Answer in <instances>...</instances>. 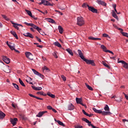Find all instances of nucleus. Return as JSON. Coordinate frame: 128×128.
<instances>
[{
    "instance_id": "obj_42",
    "label": "nucleus",
    "mask_w": 128,
    "mask_h": 128,
    "mask_svg": "<svg viewBox=\"0 0 128 128\" xmlns=\"http://www.w3.org/2000/svg\"><path fill=\"white\" fill-rule=\"evenodd\" d=\"M88 126H92V128H96V126H94V124H92V122H90V123L88 124Z\"/></svg>"
},
{
    "instance_id": "obj_19",
    "label": "nucleus",
    "mask_w": 128,
    "mask_h": 128,
    "mask_svg": "<svg viewBox=\"0 0 128 128\" xmlns=\"http://www.w3.org/2000/svg\"><path fill=\"white\" fill-rule=\"evenodd\" d=\"M4 116H6V114L0 111V118L2 120V118H4Z\"/></svg>"
},
{
    "instance_id": "obj_10",
    "label": "nucleus",
    "mask_w": 128,
    "mask_h": 128,
    "mask_svg": "<svg viewBox=\"0 0 128 128\" xmlns=\"http://www.w3.org/2000/svg\"><path fill=\"white\" fill-rule=\"evenodd\" d=\"M4 72H7V74L10 72V66H4Z\"/></svg>"
},
{
    "instance_id": "obj_34",
    "label": "nucleus",
    "mask_w": 128,
    "mask_h": 128,
    "mask_svg": "<svg viewBox=\"0 0 128 128\" xmlns=\"http://www.w3.org/2000/svg\"><path fill=\"white\" fill-rule=\"evenodd\" d=\"M24 24L29 26H32V28H33L34 26V24L28 23L26 22H24Z\"/></svg>"
},
{
    "instance_id": "obj_23",
    "label": "nucleus",
    "mask_w": 128,
    "mask_h": 128,
    "mask_svg": "<svg viewBox=\"0 0 128 128\" xmlns=\"http://www.w3.org/2000/svg\"><path fill=\"white\" fill-rule=\"evenodd\" d=\"M88 40H102V38H94L92 36H90V37H88Z\"/></svg>"
},
{
    "instance_id": "obj_31",
    "label": "nucleus",
    "mask_w": 128,
    "mask_h": 128,
    "mask_svg": "<svg viewBox=\"0 0 128 128\" xmlns=\"http://www.w3.org/2000/svg\"><path fill=\"white\" fill-rule=\"evenodd\" d=\"M120 33L124 36H126V38H128V33H126V32H122L120 31Z\"/></svg>"
},
{
    "instance_id": "obj_14",
    "label": "nucleus",
    "mask_w": 128,
    "mask_h": 128,
    "mask_svg": "<svg viewBox=\"0 0 128 128\" xmlns=\"http://www.w3.org/2000/svg\"><path fill=\"white\" fill-rule=\"evenodd\" d=\"M28 96H31V98H36L37 100H44L42 98H40L36 96H34L32 94H29Z\"/></svg>"
},
{
    "instance_id": "obj_37",
    "label": "nucleus",
    "mask_w": 128,
    "mask_h": 128,
    "mask_svg": "<svg viewBox=\"0 0 128 128\" xmlns=\"http://www.w3.org/2000/svg\"><path fill=\"white\" fill-rule=\"evenodd\" d=\"M32 70L34 74H36V76H38L40 74V72H38V71L36 70L32 69Z\"/></svg>"
},
{
    "instance_id": "obj_58",
    "label": "nucleus",
    "mask_w": 128,
    "mask_h": 128,
    "mask_svg": "<svg viewBox=\"0 0 128 128\" xmlns=\"http://www.w3.org/2000/svg\"><path fill=\"white\" fill-rule=\"evenodd\" d=\"M75 128H82V126H80V125H76L75 126Z\"/></svg>"
},
{
    "instance_id": "obj_26",
    "label": "nucleus",
    "mask_w": 128,
    "mask_h": 128,
    "mask_svg": "<svg viewBox=\"0 0 128 128\" xmlns=\"http://www.w3.org/2000/svg\"><path fill=\"white\" fill-rule=\"evenodd\" d=\"M32 28H34L35 30H37L38 32H40V30H42V28H40L38 26H36L35 24L33 26Z\"/></svg>"
},
{
    "instance_id": "obj_7",
    "label": "nucleus",
    "mask_w": 128,
    "mask_h": 128,
    "mask_svg": "<svg viewBox=\"0 0 128 128\" xmlns=\"http://www.w3.org/2000/svg\"><path fill=\"white\" fill-rule=\"evenodd\" d=\"M88 10H89L92 12H94V14H98V10L94 8L93 6H88Z\"/></svg>"
},
{
    "instance_id": "obj_35",
    "label": "nucleus",
    "mask_w": 128,
    "mask_h": 128,
    "mask_svg": "<svg viewBox=\"0 0 128 128\" xmlns=\"http://www.w3.org/2000/svg\"><path fill=\"white\" fill-rule=\"evenodd\" d=\"M102 62L104 66H106V68H110V66H108V64H106V62H104V61H103Z\"/></svg>"
},
{
    "instance_id": "obj_16",
    "label": "nucleus",
    "mask_w": 128,
    "mask_h": 128,
    "mask_svg": "<svg viewBox=\"0 0 128 128\" xmlns=\"http://www.w3.org/2000/svg\"><path fill=\"white\" fill-rule=\"evenodd\" d=\"M68 108L69 110H72L74 108V105H72V104H69Z\"/></svg>"
},
{
    "instance_id": "obj_11",
    "label": "nucleus",
    "mask_w": 128,
    "mask_h": 128,
    "mask_svg": "<svg viewBox=\"0 0 128 128\" xmlns=\"http://www.w3.org/2000/svg\"><path fill=\"white\" fill-rule=\"evenodd\" d=\"M18 120V118H14V119H12L10 120L11 124H13V126H16V122Z\"/></svg>"
},
{
    "instance_id": "obj_6",
    "label": "nucleus",
    "mask_w": 128,
    "mask_h": 128,
    "mask_svg": "<svg viewBox=\"0 0 128 128\" xmlns=\"http://www.w3.org/2000/svg\"><path fill=\"white\" fill-rule=\"evenodd\" d=\"M2 60L6 62V64H8L10 62V59L6 56H2Z\"/></svg>"
},
{
    "instance_id": "obj_48",
    "label": "nucleus",
    "mask_w": 128,
    "mask_h": 128,
    "mask_svg": "<svg viewBox=\"0 0 128 128\" xmlns=\"http://www.w3.org/2000/svg\"><path fill=\"white\" fill-rule=\"evenodd\" d=\"M9 48H10V50H16V48H14V46H9Z\"/></svg>"
},
{
    "instance_id": "obj_50",
    "label": "nucleus",
    "mask_w": 128,
    "mask_h": 128,
    "mask_svg": "<svg viewBox=\"0 0 128 128\" xmlns=\"http://www.w3.org/2000/svg\"><path fill=\"white\" fill-rule=\"evenodd\" d=\"M28 38H34V36H32V34L29 32L28 34Z\"/></svg>"
},
{
    "instance_id": "obj_57",
    "label": "nucleus",
    "mask_w": 128,
    "mask_h": 128,
    "mask_svg": "<svg viewBox=\"0 0 128 128\" xmlns=\"http://www.w3.org/2000/svg\"><path fill=\"white\" fill-rule=\"evenodd\" d=\"M30 32H27V33H24L23 34V35L24 36H26L27 38L28 37V34Z\"/></svg>"
},
{
    "instance_id": "obj_36",
    "label": "nucleus",
    "mask_w": 128,
    "mask_h": 128,
    "mask_svg": "<svg viewBox=\"0 0 128 128\" xmlns=\"http://www.w3.org/2000/svg\"><path fill=\"white\" fill-rule=\"evenodd\" d=\"M82 120L85 122H86V124H90V120H88L87 118H82Z\"/></svg>"
},
{
    "instance_id": "obj_38",
    "label": "nucleus",
    "mask_w": 128,
    "mask_h": 128,
    "mask_svg": "<svg viewBox=\"0 0 128 128\" xmlns=\"http://www.w3.org/2000/svg\"><path fill=\"white\" fill-rule=\"evenodd\" d=\"M104 110H106L107 112H109L110 110V108L108 107V104L106 105V106L104 108Z\"/></svg>"
},
{
    "instance_id": "obj_29",
    "label": "nucleus",
    "mask_w": 128,
    "mask_h": 128,
    "mask_svg": "<svg viewBox=\"0 0 128 128\" xmlns=\"http://www.w3.org/2000/svg\"><path fill=\"white\" fill-rule=\"evenodd\" d=\"M47 96H48L52 98H56V96H54V94H52L50 92H48Z\"/></svg>"
},
{
    "instance_id": "obj_9",
    "label": "nucleus",
    "mask_w": 128,
    "mask_h": 128,
    "mask_svg": "<svg viewBox=\"0 0 128 128\" xmlns=\"http://www.w3.org/2000/svg\"><path fill=\"white\" fill-rule=\"evenodd\" d=\"M96 2L98 4H101V6H106V3L102 0H97Z\"/></svg>"
},
{
    "instance_id": "obj_32",
    "label": "nucleus",
    "mask_w": 128,
    "mask_h": 128,
    "mask_svg": "<svg viewBox=\"0 0 128 128\" xmlns=\"http://www.w3.org/2000/svg\"><path fill=\"white\" fill-rule=\"evenodd\" d=\"M25 11L30 16H32V12H30V10H25Z\"/></svg>"
},
{
    "instance_id": "obj_27",
    "label": "nucleus",
    "mask_w": 128,
    "mask_h": 128,
    "mask_svg": "<svg viewBox=\"0 0 128 128\" xmlns=\"http://www.w3.org/2000/svg\"><path fill=\"white\" fill-rule=\"evenodd\" d=\"M12 84L14 86V88H16L18 90H20V87L18 85L16 84L12 83Z\"/></svg>"
},
{
    "instance_id": "obj_62",
    "label": "nucleus",
    "mask_w": 128,
    "mask_h": 128,
    "mask_svg": "<svg viewBox=\"0 0 128 128\" xmlns=\"http://www.w3.org/2000/svg\"><path fill=\"white\" fill-rule=\"evenodd\" d=\"M36 46L38 48H43L42 46H41V45H37Z\"/></svg>"
},
{
    "instance_id": "obj_59",
    "label": "nucleus",
    "mask_w": 128,
    "mask_h": 128,
    "mask_svg": "<svg viewBox=\"0 0 128 128\" xmlns=\"http://www.w3.org/2000/svg\"><path fill=\"white\" fill-rule=\"evenodd\" d=\"M123 94H124L125 98H126V100H128V96L126 95V94H124V92H123Z\"/></svg>"
},
{
    "instance_id": "obj_60",
    "label": "nucleus",
    "mask_w": 128,
    "mask_h": 128,
    "mask_svg": "<svg viewBox=\"0 0 128 128\" xmlns=\"http://www.w3.org/2000/svg\"><path fill=\"white\" fill-rule=\"evenodd\" d=\"M106 52H110V54H114V52H112L110 50H107V51H106Z\"/></svg>"
},
{
    "instance_id": "obj_25",
    "label": "nucleus",
    "mask_w": 128,
    "mask_h": 128,
    "mask_svg": "<svg viewBox=\"0 0 128 128\" xmlns=\"http://www.w3.org/2000/svg\"><path fill=\"white\" fill-rule=\"evenodd\" d=\"M47 20L48 22H51L52 24H56V22L50 18H48Z\"/></svg>"
},
{
    "instance_id": "obj_41",
    "label": "nucleus",
    "mask_w": 128,
    "mask_h": 128,
    "mask_svg": "<svg viewBox=\"0 0 128 128\" xmlns=\"http://www.w3.org/2000/svg\"><path fill=\"white\" fill-rule=\"evenodd\" d=\"M82 8H88V6H88V4H86V3H84L82 5Z\"/></svg>"
},
{
    "instance_id": "obj_52",
    "label": "nucleus",
    "mask_w": 128,
    "mask_h": 128,
    "mask_svg": "<svg viewBox=\"0 0 128 128\" xmlns=\"http://www.w3.org/2000/svg\"><path fill=\"white\" fill-rule=\"evenodd\" d=\"M36 40H37L39 42H42V40L38 36H36Z\"/></svg>"
},
{
    "instance_id": "obj_24",
    "label": "nucleus",
    "mask_w": 128,
    "mask_h": 128,
    "mask_svg": "<svg viewBox=\"0 0 128 128\" xmlns=\"http://www.w3.org/2000/svg\"><path fill=\"white\" fill-rule=\"evenodd\" d=\"M58 28L59 32L60 34H62V32H64V28H62V26H58Z\"/></svg>"
},
{
    "instance_id": "obj_43",
    "label": "nucleus",
    "mask_w": 128,
    "mask_h": 128,
    "mask_svg": "<svg viewBox=\"0 0 128 128\" xmlns=\"http://www.w3.org/2000/svg\"><path fill=\"white\" fill-rule=\"evenodd\" d=\"M13 26H14V28H16V30H19L18 24H16V23L14 24V25H13Z\"/></svg>"
},
{
    "instance_id": "obj_18",
    "label": "nucleus",
    "mask_w": 128,
    "mask_h": 128,
    "mask_svg": "<svg viewBox=\"0 0 128 128\" xmlns=\"http://www.w3.org/2000/svg\"><path fill=\"white\" fill-rule=\"evenodd\" d=\"M112 16H113V18H116V20H118V15H116V12H114V10H112Z\"/></svg>"
},
{
    "instance_id": "obj_45",
    "label": "nucleus",
    "mask_w": 128,
    "mask_h": 128,
    "mask_svg": "<svg viewBox=\"0 0 128 128\" xmlns=\"http://www.w3.org/2000/svg\"><path fill=\"white\" fill-rule=\"evenodd\" d=\"M123 66L124 68L128 69V63H126V62Z\"/></svg>"
},
{
    "instance_id": "obj_33",
    "label": "nucleus",
    "mask_w": 128,
    "mask_h": 128,
    "mask_svg": "<svg viewBox=\"0 0 128 128\" xmlns=\"http://www.w3.org/2000/svg\"><path fill=\"white\" fill-rule=\"evenodd\" d=\"M42 2H41L38 3V4L40 5V4H44H44H46V0H41Z\"/></svg>"
},
{
    "instance_id": "obj_53",
    "label": "nucleus",
    "mask_w": 128,
    "mask_h": 128,
    "mask_svg": "<svg viewBox=\"0 0 128 128\" xmlns=\"http://www.w3.org/2000/svg\"><path fill=\"white\" fill-rule=\"evenodd\" d=\"M53 56H54L56 58H58V55L56 54V52H54L53 53Z\"/></svg>"
},
{
    "instance_id": "obj_5",
    "label": "nucleus",
    "mask_w": 128,
    "mask_h": 128,
    "mask_svg": "<svg viewBox=\"0 0 128 128\" xmlns=\"http://www.w3.org/2000/svg\"><path fill=\"white\" fill-rule=\"evenodd\" d=\"M25 54L27 58L30 60H34L32 54V53H30V52H25Z\"/></svg>"
},
{
    "instance_id": "obj_56",
    "label": "nucleus",
    "mask_w": 128,
    "mask_h": 128,
    "mask_svg": "<svg viewBox=\"0 0 128 128\" xmlns=\"http://www.w3.org/2000/svg\"><path fill=\"white\" fill-rule=\"evenodd\" d=\"M47 108L48 110H52V106H47Z\"/></svg>"
},
{
    "instance_id": "obj_55",
    "label": "nucleus",
    "mask_w": 128,
    "mask_h": 128,
    "mask_svg": "<svg viewBox=\"0 0 128 128\" xmlns=\"http://www.w3.org/2000/svg\"><path fill=\"white\" fill-rule=\"evenodd\" d=\"M82 112H83L85 116H88V114L86 113V111L84 110H82Z\"/></svg>"
},
{
    "instance_id": "obj_21",
    "label": "nucleus",
    "mask_w": 128,
    "mask_h": 128,
    "mask_svg": "<svg viewBox=\"0 0 128 128\" xmlns=\"http://www.w3.org/2000/svg\"><path fill=\"white\" fill-rule=\"evenodd\" d=\"M37 94H40V96H46V94L44 92H37Z\"/></svg>"
},
{
    "instance_id": "obj_40",
    "label": "nucleus",
    "mask_w": 128,
    "mask_h": 128,
    "mask_svg": "<svg viewBox=\"0 0 128 128\" xmlns=\"http://www.w3.org/2000/svg\"><path fill=\"white\" fill-rule=\"evenodd\" d=\"M44 6H54V4L50 3V2H48V1H46V4H44Z\"/></svg>"
},
{
    "instance_id": "obj_47",
    "label": "nucleus",
    "mask_w": 128,
    "mask_h": 128,
    "mask_svg": "<svg viewBox=\"0 0 128 128\" xmlns=\"http://www.w3.org/2000/svg\"><path fill=\"white\" fill-rule=\"evenodd\" d=\"M2 16L4 18L5 20H8V17L6 16V15H4V14H2Z\"/></svg>"
},
{
    "instance_id": "obj_28",
    "label": "nucleus",
    "mask_w": 128,
    "mask_h": 128,
    "mask_svg": "<svg viewBox=\"0 0 128 128\" xmlns=\"http://www.w3.org/2000/svg\"><path fill=\"white\" fill-rule=\"evenodd\" d=\"M19 82L22 86H26V84H24V82L20 79V78H18Z\"/></svg>"
},
{
    "instance_id": "obj_20",
    "label": "nucleus",
    "mask_w": 128,
    "mask_h": 128,
    "mask_svg": "<svg viewBox=\"0 0 128 128\" xmlns=\"http://www.w3.org/2000/svg\"><path fill=\"white\" fill-rule=\"evenodd\" d=\"M66 50L70 54V56H74V52H72V50L70 48H67L66 49Z\"/></svg>"
},
{
    "instance_id": "obj_64",
    "label": "nucleus",
    "mask_w": 128,
    "mask_h": 128,
    "mask_svg": "<svg viewBox=\"0 0 128 128\" xmlns=\"http://www.w3.org/2000/svg\"><path fill=\"white\" fill-rule=\"evenodd\" d=\"M52 112H57L56 110L54 108H52Z\"/></svg>"
},
{
    "instance_id": "obj_44",
    "label": "nucleus",
    "mask_w": 128,
    "mask_h": 128,
    "mask_svg": "<svg viewBox=\"0 0 128 128\" xmlns=\"http://www.w3.org/2000/svg\"><path fill=\"white\" fill-rule=\"evenodd\" d=\"M122 122H126V128H128V120L126 119H124V120H122Z\"/></svg>"
},
{
    "instance_id": "obj_4",
    "label": "nucleus",
    "mask_w": 128,
    "mask_h": 128,
    "mask_svg": "<svg viewBox=\"0 0 128 128\" xmlns=\"http://www.w3.org/2000/svg\"><path fill=\"white\" fill-rule=\"evenodd\" d=\"M76 104H81L82 106H85V108H86V106L82 104V98H76Z\"/></svg>"
},
{
    "instance_id": "obj_30",
    "label": "nucleus",
    "mask_w": 128,
    "mask_h": 128,
    "mask_svg": "<svg viewBox=\"0 0 128 128\" xmlns=\"http://www.w3.org/2000/svg\"><path fill=\"white\" fill-rule=\"evenodd\" d=\"M54 44L56 46H58V48H62V45L60 44V42H55L54 43Z\"/></svg>"
},
{
    "instance_id": "obj_51",
    "label": "nucleus",
    "mask_w": 128,
    "mask_h": 128,
    "mask_svg": "<svg viewBox=\"0 0 128 128\" xmlns=\"http://www.w3.org/2000/svg\"><path fill=\"white\" fill-rule=\"evenodd\" d=\"M38 76H40V78H44V76L42 75V74L39 73V74H38Z\"/></svg>"
},
{
    "instance_id": "obj_8",
    "label": "nucleus",
    "mask_w": 128,
    "mask_h": 128,
    "mask_svg": "<svg viewBox=\"0 0 128 128\" xmlns=\"http://www.w3.org/2000/svg\"><path fill=\"white\" fill-rule=\"evenodd\" d=\"M48 112L47 111H43V112H40L38 113V114L36 116L37 118H42L44 114H46Z\"/></svg>"
},
{
    "instance_id": "obj_54",
    "label": "nucleus",
    "mask_w": 128,
    "mask_h": 128,
    "mask_svg": "<svg viewBox=\"0 0 128 128\" xmlns=\"http://www.w3.org/2000/svg\"><path fill=\"white\" fill-rule=\"evenodd\" d=\"M118 62L122 64H124V66L126 64V62H124V60H120Z\"/></svg>"
},
{
    "instance_id": "obj_15",
    "label": "nucleus",
    "mask_w": 128,
    "mask_h": 128,
    "mask_svg": "<svg viewBox=\"0 0 128 128\" xmlns=\"http://www.w3.org/2000/svg\"><path fill=\"white\" fill-rule=\"evenodd\" d=\"M32 88L34 90H42V87H35L34 86H32Z\"/></svg>"
},
{
    "instance_id": "obj_3",
    "label": "nucleus",
    "mask_w": 128,
    "mask_h": 128,
    "mask_svg": "<svg viewBox=\"0 0 128 128\" xmlns=\"http://www.w3.org/2000/svg\"><path fill=\"white\" fill-rule=\"evenodd\" d=\"M77 23L76 24L79 26H82L84 24V18L82 16H78L77 18Z\"/></svg>"
},
{
    "instance_id": "obj_63",
    "label": "nucleus",
    "mask_w": 128,
    "mask_h": 128,
    "mask_svg": "<svg viewBox=\"0 0 128 128\" xmlns=\"http://www.w3.org/2000/svg\"><path fill=\"white\" fill-rule=\"evenodd\" d=\"M40 34H42V36H44V34H46L44 32H40Z\"/></svg>"
},
{
    "instance_id": "obj_17",
    "label": "nucleus",
    "mask_w": 128,
    "mask_h": 128,
    "mask_svg": "<svg viewBox=\"0 0 128 128\" xmlns=\"http://www.w3.org/2000/svg\"><path fill=\"white\" fill-rule=\"evenodd\" d=\"M55 122H58V124H60V126H64V123L62 122H60L59 120H56V119H54Z\"/></svg>"
},
{
    "instance_id": "obj_22",
    "label": "nucleus",
    "mask_w": 128,
    "mask_h": 128,
    "mask_svg": "<svg viewBox=\"0 0 128 128\" xmlns=\"http://www.w3.org/2000/svg\"><path fill=\"white\" fill-rule=\"evenodd\" d=\"M100 48H102L103 51L104 52H106V51L108 50H106V46H104V45H101Z\"/></svg>"
},
{
    "instance_id": "obj_1",
    "label": "nucleus",
    "mask_w": 128,
    "mask_h": 128,
    "mask_svg": "<svg viewBox=\"0 0 128 128\" xmlns=\"http://www.w3.org/2000/svg\"><path fill=\"white\" fill-rule=\"evenodd\" d=\"M78 52L80 58H82V60H83L85 62H86L87 64H91V66H95L96 64H94V60H88L84 58V56L82 54V50H78Z\"/></svg>"
},
{
    "instance_id": "obj_2",
    "label": "nucleus",
    "mask_w": 128,
    "mask_h": 128,
    "mask_svg": "<svg viewBox=\"0 0 128 128\" xmlns=\"http://www.w3.org/2000/svg\"><path fill=\"white\" fill-rule=\"evenodd\" d=\"M93 110L96 114H102V116H110V112L102 111V110H98L96 108H93Z\"/></svg>"
},
{
    "instance_id": "obj_39",
    "label": "nucleus",
    "mask_w": 128,
    "mask_h": 128,
    "mask_svg": "<svg viewBox=\"0 0 128 128\" xmlns=\"http://www.w3.org/2000/svg\"><path fill=\"white\" fill-rule=\"evenodd\" d=\"M86 87L87 88H88L90 90H93L94 89L92 88L90 86V85H88L87 84H86Z\"/></svg>"
},
{
    "instance_id": "obj_13",
    "label": "nucleus",
    "mask_w": 128,
    "mask_h": 128,
    "mask_svg": "<svg viewBox=\"0 0 128 128\" xmlns=\"http://www.w3.org/2000/svg\"><path fill=\"white\" fill-rule=\"evenodd\" d=\"M42 71L44 72H50V68H48L46 66H44L42 68Z\"/></svg>"
},
{
    "instance_id": "obj_46",
    "label": "nucleus",
    "mask_w": 128,
    "mask_h": 128,
    "mask_svg": "<svg viewBox=\"0 0 128 128\" xmlns=\"http://www.w3.org/2000/svg\"><path fill=\"white\" fill-rule=\"evenodd\" d=\"M102 36H104V38H110V36L106 34H103Z\"/></svg>"
},
{
    "instance_id": "obj_12",
    "label": "nucleus",
    "mask_w": 128,
    "mask_h": 128,
    "mask_svg": "<svg viewBox=\"0 0 128 128\" xmlns=\"http://www.w3.org/2000/svg\"><path fill=\"white\" fill-rule=\"evenodd\" d=\"M10 34L14 36V38H16V40H18V34L16 32L12 30L10 31Z\"/></svg>"
},
{
    "instance_id": "obj_61",
    "label": "nucleus",
    "mask_w": 128,
    "mask_h": 128,
    "mask_svg": "<svg viewBox=\"0 0 128 128\" xmlns=\"http://www.w3.org/2000/svg\"><path fill=\"white\" fill-rule=\"evenodd\" d=\"M31 18H34V20H38V18H36V16H32Z\"/></svg>"
},
{
    "instance_id": "obj_49",
    "label": "nucleus",
    "mask_w": 128,
    "mask_h": 128,
    "mask_svg": "<svg viewBox=\"0 0 128 128\" xmlns=\"http://www.w3.org/2000/svg\"><path fill=\"white\" fill-rule=\"evenodd\" d=\"M61 78H62V80H64V82H66V76H64L62 75V76H61Z\"/></svg>"
}]
</instances>
